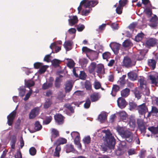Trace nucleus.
<instances>
[{
    "label": "nucleus",
    "instance_id": "58836bf2",
    "mask_svg": "<svg viewBox=\"0 0 158 158\" xmlns=\"http://www.w3.org/2000/svg\"><path fill=\"white\" fill-rule=\"evenodd\" d=\"M61 80L59 77H57L55 81V86L56 88H59L61 85Z\"/></svg>",
    "mask_w": 158,
    "mask_h": 158
},
{
    "label": "nucleus",
    "instance_id": "2f4dec72",
    "mask_svg": "<svg viewBox=\"0 0 158 158\" xmlns=\"http://www.w3.org/2000/svg\"><path fill=\"white\" fill-rule=\"evenodd\" d=\"M126 77V75H123L121 77H120L118 81V82L121 87H123L126 83L125 78Z\"/></svg>",
    "mask_w": 158,
    "mask_h": 158
},
{
    "label": "nucleus",
    "instance_id": "a19ab883",
    "mask_svg": "<svg viewBox=\"0 0 158 158\" xmlns=\"http://www.w3.org/2000/svg\"><path fill=\"white\" fill-rule=\"evenodd\" d=\"M119 117L123 120H125L127 118V114L124 111L119 112Z\"/></svg>",
    "mask_w": 158,
    "mask_h": 158
},
{
    "label": "nucleus",
    "instance_id": "4be33fe9",
    "mask_svg": "<svg viewBox=\"0 0 158 158\" xmlns=\"http://www.w3.org/2000/svg\"><path fill=\"white\" fill-rule=\"evenodd\" d=\"M96 72L98 74H104L105 72L104 65L102 64H98L96 67Z\"/></svg>",
    "mask_w": 158,
    "mask_h": 158
},
{
    "label": "nucleus",
    "instance_id": "37998d69",
    "mask_svg": "<svg viewBox=\"0 0 158 158\" xmlns=\"http://www.w3.org/2000/svg\"><path fill=\"white\" fill-rule=\"evenodd\" d=\"M79 62L81 66H84L85 65L86 66L88 62V60L86 58H82L79 60Z\"/></svg>",
    "mask_w": 158,
    "mask_h": 158
},
{
    "label": "nucleus",
    "instance_id": "e433bc0d",
    "mask_svg": "<svg viewBox=\"0 0 158 158\" xmlns=\"http://www.w3.org/2000/svg\"><path fill=\"white\" fill-rule=\"evenodd\" d=\"M52 104V101L50 99H47L44 104V107L45 109L48 108Z\"/></svg>",
    "mask_w": 158,
    "mask_h": 158
},
{
    "label": "nucleus",
    "instance_id": "9d476101",
    "mask_svg": "<svg viewBox=\"0 0 158 158\" xmlns=\"http://www.w3.org/2000/svg\"><path fill=\"white\" fill-rule=\"evenodd\" d=\"M39 108L35 107L32 109L29 114V118L30 119L35 118L39 114Z\"/></svg>",
    "mask_w": 158,
    "mask_h": 158
},
{
    "label": "nucleus",
    "instance_id": "052dcab7",
    "mask_svg": "<svg viewBox=\"0 0 158 158\" xmlns=\"http://www.w3.org/2000/svg\"><path fill=\"white\" fill-rule=\"evenodd\" d=\"M29 151L30 154L32 156L35 155L36 152V150L35 148L33 147L30 148Z\"/></svg>",
    "mask_w": 158,
    "mask_h": 158
},
{
    "label": "nucleus",
    "instance_id": "f704fd0d",
    "mask_svg": "<svg viewBox=\"0 0 158 158\" xmlns=\"http://www.w3.org/2000/svg\"><path fill=\"white\" fill-rule=\"evenodd\" d=\"M106 118V114L105 113L100 114L98 117V119L102 123H103Z\"/></svg>",
    "mask_w": 158,
    "mask_h": 158
},
{
    "label": "nucleus",
    "instance_id": "e2e57ef3",
    "mask_svg": "<svg viewBox=\"0 0 158 158\" xmlns=\"http://www.w3.org/2000/svg\"><path fill=\"white\" fill-rule=\"evenodd\" d=\"M151 112L156 115H158V108L156 106H152Z\"/></svg>",
    "mask_w": 158,
    "mask_h": 158
},
{
    "label": "nucleus",
    "instance_id": "b1692460",
    "mask_svg": "<svg viewBox=\"0 0 158 158\" xmlns=\"http://www.w3.org/2000/svg\"><path fill=\"white\" fill-rule=\"evenodd\" d=\"M100 97L98 93H94L90 96V99L92 102H95L98 101Z\"/></svg>",
    "mask_w": 158,
    "mask_h": 158
},
{
    "label": "nucleus",
    "instance_id": "bf43d9fd",
    "mask_svg": "<svg viewBox=\"0 0 158 158\" xmlns=\"http://www.w3.org/2000/svg\"><path fill=\"white\" fill-rule=\"evenodd\" d=\"M129 105L130 110L135 109L137 106L136 103L133 102H130Z\"/></svg>",
    "mask_w": 158,
    "mask_h": 158
},
{
    "label": "nucleus",
    "instance_id": "774afa93",
    "mask_svg": "<svg viewBox=\"0 0 158 158\" xmlns=\"http://www.w3.org/2000/svg\"><path fill=\"white\" fill-rule=\"evenodd\" d=\"M15 158H22V156L21 151L20 150L17 151L15 154Z\"/></svg>",
    "mask_w": 158,
    "mask_h": 158
},
{
    "label": "nucleus",
    "instance_id": "412c9836",
    "mask_svg": "<svg viewBox=\"0 0 158 158\" xmlns=\"http://www.w3.org/2000/svg\"><path fill=\"white\" fill-rule=\"evenodd\" d=\"M66 139L64 138H59L57 139L54 143V145L60 146V144H63L66 143Z\"/></svg>",
    "mask_w": 158,
    "mask_h": 158
},
{
    "label": "nucleus",
    "instance_id": "338daca9",
    "mask_svg": "<svg viewBox=\"0 0 158 158\" xmlns=\"http://www.w3.org/2000/svg\"><path fill=\"white\" fill-rule=\"evenodd\" d=\"M84 25L82 24H79L77 26V30L78 31H82L85 28Z\"/></svg>",
    "mask_w": 158,
    "mask_h": 158
},
{
    "label": "nucleus",
    "instance_id": "864d4df0",
    "mask_svg": "<svg viewBox=\"0 0 158 158\" xmlns=\"http://www.w3.org/2000/svg\"><path fill=\"white\" fill-rule=\"evenodd\" d=\"M86 77L87 75L84 71H82L80 72V73L79 74V78L80 79L82 80H85L86 78Z\"/></svg>",
    "mask_w": 158,
    "mask_h": 158
},
{
    "label": "nucleus",
    "instance_id": "1a4fd4ad",
    "mask_svg": "<svg viewBox=\"0 0 158 158\" xmlns=\"http://www.w3.org/2000/svg\"><path fill=\"white\" fill-rule=\"evenodd\" d=\"M118 106L121 109L124 108L127 105L125 100L122 97L119 98L117 100Z\"/></svg>",
    "mask_w": 158,
    "mask_h": 158
},
{
    "label": "nucleus",
    "instance_id": "0e129e2a",
    "mask_svg": "<svg viewBox=\"0 0 158 158\" xmlns=\"http://www.w3.org/2000/svg\"><path fill=\"white\" fill-rule=\"evenodd\" d=\"M65 96V95L63 94V93L62 91H60L58 94L57 98L60 100H62Z\"/></svg>",
    "mask_w": 158,
    "mask_h": 158
},
{
    "label": "nucleus",
    "instance_id": "72a5a7b5",
    "mask_svg": "<svg viewBox=\"0 0 158 158\" xmlns=\"http://www.w3.org/2000/svg\"><path fill=\"white\" fill-rule=\"evenodd\" d=\"M61 151L60 146H56L55 149V151L54 153V156L55 157H60V153Z\"/></svg>",
    "mask_w": 158,
    "mask_h": 158
},
{
    "label": "nucleus",
    "instance_id": "aec40b11",
    "mask_svg": "<svg viewBox=\"0 0 158 158\" xmlns=\"http://www.w3.org/2000/svg\"><path fill=\"white\" fill-rule=\"evenodd\" d=\"M51 140L52 142L53 139L59 136V131L56 129L54 128L52 129L51 132Z\"/></svg>",
    "mask_w": 158,
    "mask_h": 158
},
{
    "label": "nucleus",
    "instance_id": "4d7b16f0",
    "mask_svg": "<svg viewBox=\"0 0 158 158\" xmlns=\"http://www.w3.org/2000/svg\"><path fill=\"white\" fill-rule=\"evenodd\" d=\"M146 150L144 149L141 150L139 154L140 157V158H144L146 156Z\"/></svg>",
    "mask_w": 158,
    "mask_h": 158
},
{
    "label": "nucleus",
    "instance_id": "13d9d810",
    "mask_svg": "<svg viewBox=\"0 0 158 158\" xmlns=\"http://www.w3.org/2000/svg\"><path fill=\"white\" fill-rule=\"evenodd\" d=\"M123 6H121L120 5H118V6L117 7L116 11V13L118 14H121L122 12V10L123 9Z\"/></svg>",
    "mask_w": 158,
    "mask_h": 158
},
{
    "label": "nucleus",
    "instance_id": "69168bd1",
    "mask_svg": "<svg viewBox=\"0 0 158 158\" xmlns=\"http://www.w3.org/2000/svg\"><path fill=\"white\" fill-rule=\"evenodd\" d=\"M46 67L47 66L46 65H42L41 67H40V69L39 70V73L42 74L44 73L47 68Z\"/></svg>",
    "mask_w": 158,
    "mask_h": 158
},
{
    "label": "nucleus",
    "instance_id": "f3484780",
    "mask_svg": "<svg viewBox=\"0 0 158 158\" xmlns=\"http://www.w3.org/2000/svg\"><path fill=\"white\" fill-rule=\"evenodd\" d=\"M73 87V85L71 81H67L65 84L64 89L66 93H69Z\"/></svg>",
    "mask_w": 158,
    "mask_h": 158
},
{
    "label": "nucleus",
    "instance_id": "6ab92c4d",
    "mask_svg": "<svg viewBox=\"0 0 158 158\" xmlns=\"http://www.w3.org/2000/svg\"><path fill=\"white\" fill-rule=\"evenodd\" d=\"M133 92L135 94V97L138 100L141 98L142 96V93L139 88L136 87L133 90Z\"/></svg>",
    "mask_w": 158,
    "mask_h": 158
},
{
    "label": "nucleus",
    "instance_id": "de8ad7c7",
    "mask_svg": "<svg viewBox=\"0 0 158 158\" xmlns=\"http://www.w3.org/2000/svg\"><path fill=\"white\" fill-rule=\"evenodd\" d=\"M82 141L85 144H89L91 142V138L89 136H88L85 137Z\"/></svg>",
    "mask_w": 158,
    "mask_h": 158
},
{
    "label": "nucleus",
    "instance_id": "0eeeda50",
    "mask_svg": "<svg viewBox=\"0 0 158 158\" xmlns=\"http://www.w3.org/2000/svg\"><path fill=\"white\" fill-rule=\"evenodd\" d=\"M16 114V112L15 110L13 111L7 116V123L9 126H11L14 122Z\"/></svg>",
    "mask_w": 158,
    "mask_h": 158
},
{
    "label": "nucleus",
    "instance_id": "c03bdc74",
    "mask_svg": "<svg viewBox=\"0 0 158 158\" xmlns=\"http://www.w3.org/2000/svg\"><path fill=\"white\" fill-rule=\"evenodd\" d=\"M42 128V126L39 121H36L35 124V131L40 130Z\"/></svg>",
    "mask_w": 158,
    "mask_h": 158
},
{
    "label": "nucleus",
    "instance_id": "3c124183",
    "mask_svg": "<svg viewBox=\"0 0 158 158\" xmlns=\"http://www.w3.org/2000/svg\"><path fill=\"white\" fill-rule=\"evenodd\" d=\"M91 102L89 98H88L86 100L84 104V107L85 109H88L90 106Z\"/></svg>",
    "mask_w": 158,
    "mask_h": 158
},
{
    "label": "nucleus",
    "instance_id": "7c9ffc66",
    "mask_svg": "<svg viewBox=\"0 0 158 158\" xmlns=\"http://www.w3.org/2000/svg\"><path fill=\"white\" fill-rule=\"evenodd\" d=\"M16 140V136L15 135H13L12 137L10 143L11 148L14 149H15Z\"/></svg>",
    "mask_w": 158,
    "mask_h": 158
},
{
    "label": "nucleus",
    "instance_id": "f03ea898",
    "mask_svg": "<svg viewBox=\"0 0 158 158\" xmlns=\"http://www.w3.org/2000/svg\"><path fill=\"white\" fill-rule=\"evenodd\" d=\"M105 136L104 140L106 141L110 149H113L115 144V140L114 137L109 131H105Z\"/></svg>",
    "mask_w": 158,
    "mask_h": 158
},
{
    "label": "nucleus",
    "instance_id": "a211bd4d",
    "mask_svg": "<svg viewBox=\"0 0 158 158\" xmlns=\"http://www.w3.org/2000/svg\"><path fill=\"white\" fill-rule=\"evenodd\" d=\"M128 78L132 81H135L136 80L137 75L136 73L133 71H131L127 73Z\"/></svg>",
    "mask_w": 158,
    "mask_h": 158
},
{
    "label": "nucleus",
    "instance_id": "20e7f679",
    "mask_svg": "<svg viewBox=\"0 0 158 158\" xmlns=\"http://www.w3.org/2000/svg\"><path fill=\"white\" fill-rule=\"evenodd\" d=\"M136 60L135 59H131L128 56L124 57L123 62L122 66L129 68L135 66L136 64Z\"/></svg>",
    "mask_w": 158,
    "mask_h": 158
},
{
    "label": "nucleus",
    "instance_id": "39448f33",
    "mask_svg": "<svg viewBox=\"0 0 158 158\" xmlns=\"http://www.w3.org/2000/svg\"><path fill=\"white\" fill-rule=\"evenodd\" d=\"M137 110L139 114L141 115H145V114L148 112V107L145 103H143L138 106Z\"/></svg>",
    "mask_w": 158,
    "mask_h": 158
},
{
    "label": "nucleus",
    "instance_id": "ddd939ff",
    "mask_svg": "<svg viewBox=\"0 0 158 158\" xmlns=\"http://www.w3.org/2000/svg\"><path fill=\"white\" fill-rule=\"evenodd\" d=\"M145 55V52L143 50H141L139 51V53L134 55V57L136 60H142Z\"/></svg>",
    "mask_w": 158,
    "mask_h": 158
},
{
    "label": "nucleus",
    "instance_id": "c9c22d12",
    "mask_svg": "<svg viewBox=\"0 0 158 158\" xmlns=\"http://www.w3.org/2000/svg\"><path fill=\"white\" fill-rule=\"evenodd\" d=\"M35 82L31 80H29L25 81V87L30 88V87L33 86L35 85Z\"/></svg>",
    "mask_w": 158,
    "mask_h": 158
},
{
    "label": "nucleus",
    "instance_id": "09e8293b",
    "mask_svg": "<svg viewBox=\"0 0 158 158\" xmlns=\"http://www.w3.org/2000/svg\"><path fill=\"white\" fill-rule=\"evenodd\" d=\"M94 86L95 89H98L101 88V85L99 81L96 80L94 82Z\"/></svg>",
    "mask_w": 158,
    "mask_h": 158
},
{
    "label": "nucleus",
    "instance_id": "bb28decb",
    "mask_svg": "<svg viewBox=\"0 0 158 158\" xmlns=\"http://www.w3.org/2000/svg\"><path fill=\"white\" fill-rule=\"evenodd\" d=\"M96 63L93 62H92L89 67L88 71L90 73L93 74L94 73L95 69L96 68Z\"/></svg>",
    "mask_w": 158,
    "mask_h": 158
},
{
    "label": "nucleus",
    "instance_id": "5701e85b",
    "mask_svg": "<svg viewBox=\"0 0 158 158\" xmlns=\"http://www.w3.org/2000/svg\"><path fill=\"white\" fill-rule=\"evenodd\" d=\"M73 42L71 41H68L65 42L64 46L67 51H69L72 49V46Z\"/></svg>",
    "mask_w": 158,
    "mask_h": 158
},
{
    "label": "nucleus",
    "instance_id": "a878e982",
    "mask_svg": "<svg viewBox=\"0 0 158 158\" xmlns=\"http://www.w3.org/2000/svg\"><path fill=\"white\" fill-rule=\"evenodd\" d=\"M148 129L154 135L158 134V126L157 127H155L153 126H150L148 127Z\"/></svg>",
    "mask_w": 158,
    "mask_h": 158
},
{
    "label": "nucleus",
    "instance_id": "473e14b6",
    "mask_svg": "<svg viewBox=\"0 0 158 158\" xmlns=\"http://www.w3.org/2000/svg\"><path fill=\"white\" fill-rule=\"evenodd\" d=\"M64 107L68 109L72 113H74V109L69 103H66L64 104Z\"/></svg>",
    "mask_w": 158,
    "mask_h": 158
},
{
    "label": "nucleus",
    "instance_id": "7ed1b4c3",
    "mask_svg": "<svg viewBox=\"0 0 158 158\" xmlns=\"http://www.w3.org/2000/svg\"><path fill=\"white\" fill-rule=\"evenodd\" d=\"M98 3L97 0H92L88 1V0H83L80 2V6L78 7L77 9L79 13L82 9L81 6L84 5L85 8H89L90 7H94Z\"/></svg>",
    "mask_w": 158,
    "mask_h": 158
},
{
    "label": "nucleus",
    "instance_id": "393cba45",
    "mask_svg": "<svg viewBox=\"0 0 158 158\" xmlns=\"http://www.w3.org/2000/svg\"><path fill=\"white\" fill-rule=\"evenodd\" d=\"M148 65L152 69H154L156 66V61L154 59H148Z\"/></svg>",
    "mask_w": 158,
    "mask_h": 158
},
{
    "label": "nucleus",
    "instance_id": "5fc2aeb1",
    "mask_svg": "<svg viewBox=\"0 0 158 158\" xmlns=\"http://www.w3.org/2000/svg\"><path fill=\"white\" fill-rule=\"evenodd\" d=\"M111 54L109 52H106L102 54L103 58L104 59H107L110 57Z\"/></svg>",
    "mask_w": 158,
    "mask_h": 158
},
{
    "label": "nucleus",
    "instance_id": "8fccbe9b",
    "mask_svg": "<svg viewBox=\"0 0 158 158\" xmlns=\"http://www.w3.org/2000/svg\"><path fill=\"white\" fill-rule=\"evenodd\" d=\"M144 11L146 14L149 17H150L152 14V10L148 7H147Z\"/></svg>",
    "mask_w": 158,
    "mask_h": 158
},
{
    "label": "nucleus",
    "instance_id": "f257e3e1",
    "mask_svg": "<svg viewBox=\"0 0 158 158\" xmlns=\"http://www.w3.org/2000/svg\"><path fill=\"white\" fill-rule=\"evenodd\" d=\"M117 130L121 137L125 139L129 143L131 142L133 139V134L129 130L123 127H118Z\"/></svg>",
    "mask_w": 158,
    "mask_h": 158
},
{
    "label": "nucleus",
    "instance_id": "79ce46f5",
    "mask_svg": "<svg viewBox=\"0 0 158 158\" xmlns=\"http://www.w3.org/2000/svg\"><path fill=\"white\" fill-rule=\"evenodd\" d=\"M85 87L87 90H90L92 89V85L90 82L86 80L85 83Z\"/></svg>",
    "mask_w": 158,
    "mask_h": 158
},
{
    "label": "nucleus",
    "instance_id": "4c0bfd02",
    "mask_svg": "<svg viewBox=\"0 0 158 158\" xmlns=\"http://www.w3.org/2000/svg\"><path fill=\"white\" fill-rule=\"evenodd\" d=\"M140 84V87L142 89L144 88V86H146V81L143 77H140L138 81Z\"/></svg>",
    "mask_w": 158,
    "mask_h": 158
},
{
    "label": "nucleus",
    "instance_id": "cd10ccee",
    "mask_svg": "<svg viewBox=\"0 0 158 158\" xmlns=\"http://www.w3.org/2000/svg\"><path fill=\"white\" fill-rule=\"evenodd\" d=\"M149 79L151 80L152 83L155 85H156L158 83V76L156 77L153 75H150Z\"/></svg>",
    "mask_w": 158,
    "mask_h": 158
},
{
    "label": "nucleus",
    "instance_id": "6e6d98bb",
    "mask_svg": "<svg viewBox=\"0 0 158 158\" xmlns=\"http://www.w3.org/2000/svg\"><path fill=\"white\" fill-rule=\"evenodd\" d=\"M19 95L21 97H23L25 94L26 89L25 88H20L19 89Z\"/></svg>",
    "mask_w": 158,
    "mask_h": 158
},
{
    "label": "nucleus",
    "instance_id": "c756f323",
    "mask_svg": "<svg viewBox=\"0 0 158 158\" xmlns=\"http://www.w3.org/2000/svg\"><path fill=\"white\" fill-rule=\"evenodd\" d=\"M130 91V90L129 89L127 88H125L121 91V96L125 98L127 97L129 94Z\"/></svg>",
    "mask_w": 158,
    "mask_h": 158
},
{
    "label": "nucleus",
    "instance_id": "680f3d73",
    "mask_svg": "<svg viewBox=\"0 0 158 158\" xmlns=\"http://www.w3.org/2000/svg\"><path fill=\"white\" fill-rule=\"evenodd\" d=\"M52 120V118L51 116L48 117L46 118L45 120L43 122V124L47 125Z\"/></svg>",
    "mask_w": 158,
    "mask_h": 158
},
{
    "label": "nucleus",
    "instance_id": "f8f14e48",
    "mask_svg": "<svg viewBox=\"0 0 158 158\" xmlns=\"http://www.w3.org/2000/svg\"><path fill=\"white\" fill-rule=\"evenodd\" d=\"M69 18H70V19L68 20L69 24V25L72 26L78 23V20L77 16L75 15L73 16H69Z\"/></svg>",
    "mask_w": 158,
    "mask_h": 158
},
{
    "label": "nucleus",
    "instance_id": "603ef678",
    "mask_svg": "<svg viewBox=\"0 0 158 158\" xmlns=\"http://www.w3.org/2000/svg\"><path fill=\"white\" fill-rule=\"evenodd\" d=\"M144 34L143 33H139L135 37V39L136 41H139L141 40Z\"/></svg>",
    "mask_w": 158,
    "mask_h": 158
},
{
    "label": "nucleus",
    "instance_id": "423d86ee",
    "mask_svg": "<svg viewBox=\"0 0 158 158\" xmlns=\"http://www.w3.org/2000/svg\"><path fill=\"white\" fill-rule=\"evenodd\" d=\"M71 135L73 138L76 135L74 140V143L77 145L79 148L81 149L82 146L80 142V136L79 133L77 132H73L71 133Z\"/></svg>",
    "mask_w": 158,
    "mask_h": 158
},
{
    "label": "nucleus",
    "instance_id": "9b49d317",
    "mask_svg": "<svg viewBox=\"0 0 158 158\" xmlns=\"http://www.w3.org/2000/svg\"><path fill=\"white\" fill-rule=\"evenodd\" d=\"M139 129L141 133L145 134L146 133V127L144 123L142 120H138L137 122Z\"/></svg>",
    "mask_w": 158,
    "mask_h": 158
},
{
    "label": "nucleus",
    "instance_id": "6e6552de",
    "mask_svg": "<svg viewBox=\"0 0 158 158\" xmlns=\"http://www.w3.org/2000/svg\"><path fill=\"white\" fill-rule=\"evenodd\" d=\"M110 46L115 54H118L121 46V45L116 43H111Z\"/></svg>",
    "mask_w": 158,
    "mask_h": 158
},
{
    "label": "nucleus",
    "instance_id": "49530a36",
    "mask_svg": "<svg viewBox=\"0 0 158 158\" xmlns=\"http://www.w3.org/2000/svg\"><path fill=\"white\" fill-rule=\"evenodd\" d=\"M66 152L67 153L73 152L74 151L73 146L72 144L68 145L66 147Z\"/></svg>",
    "mask_w": 158,
    "mask_h": 158
},
{
    "label": "nucleus",
    "instance_id": "c85d7f7f",
    "mask_svg": "<svg viewBox=\"0 0 158 158\" xmlns=\"http://www.w3.org/2000/svg\"><path fill=\"white\" fill-rule=\"evenodd\" d=\"M120 87L119 86L117 85H114L112 88V90L111 93L113 96H115L116 95V93L119 90Z\"/></svg>",
    "mask_w": 158,
    "mask_h": 158
},
{
    "label": "nucleus",
    "instance_id": "a18cd8bd",
    "mask_svg": "<svg viewBox=\"0 0 158 158\" xmlns=\"http://www.w3.org/2000/svg\"><path fill=\"white\" fill-rule=\"evenodd\" d=\"M132 44L131 41L129 40H126L123 43V46L124 48H127L130 46Z\"/></svg>",
    "mask_w": 158,
    "mask_h": 158
},
{
    "label": "nucleus",
    "instance_id": "ea45409f",
    "mask_svg": "<svg viewBox=\"0 0 158 158\" xmlns=\"http://www.w3.org/2000/svg\"><path fill=\"white\" fill-rule=\"evenodd\" d=\"M60 62V60L56 59H53L51 61L52 65L55 67H59Z\"/></svg>",
    "mask_w": 158,
    "mask_h": 158
},
{
    "label": "nucleus",
    "instance_id": "4468645a",
    "mask_svg": "<svg viewBox=\"0 0 158 158\" xmlns=\"http://www.w3.org/2000/svg\"><path fill=\"white\" fill-rule=\"evenodd\" d=\"M56 122L59 125H61L64 122V116L60 114H57L54 116Z\"/></svg>",
    "mask_w": 158,
    "mask_h": 158
},
{
    "label": "nucleus",
    "instance_id": "dca6fc26",
    "mask_svg": "<svg viewBox=\"0 0 158 158\" xmlns=\"http://www.w3.org/2000/svg\"><path fill=\"white\" fill-rule=\"evenodd\" d=\"M157 20H158V18L157 16L156 15H154L150 20V22L151 23L149 25L152 27H156L157 25Z\"/></svg>",
    "mask_w": 158,
    "mask_h": 158
},
{
    "label": "nucleus",
    "instance_id": "2eb2a0df",
    "mask_svg": "<svg viewBox=\"0 0 158 158\" xmlns=\"http://www.w3.org/2000/svg\"><path fill=\"white\" fill-rule=\"evenodd\" d=\"M156 39L151 38L148 40L146 42V44L148 48L155 46L156 44Z\"/></svg>",
    "mask_w": 158,
    "mask_h": 158
}]
</instances>
